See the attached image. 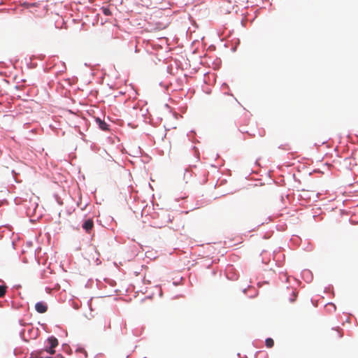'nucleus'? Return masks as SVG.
I'll return each instance as SVG.
<instances>
[{
	"label": "nucleus",
	"instance_id": "1",
	"mask_svg": "<svg viewBox=\"0 0 358 358\" xmlns=\"http://www.w3.org/2000/svg\"><path fill=\"white\" fill-rule=\"evenodd\" d=\"M343 335V333L339 328H331L326 332V338L331 342L338 341L342 338Z\"/></svg>",
	"mask_w": 358,
	"mask_h": 358
},
{
	"label": "nucleus",
	"instance_id": "2",
	"mask_svg": "<svg viewBox=\"0 0 358 358\" xmlns=\"http://www.w3.org/2000/svg\"><path fill=\"white\" fill-rule=\"evenodd\" d=\"M48 342L50 344V348L46 349L45 351L51 355L55 353V350H53L54 348L57 346L58 345V341L55 337H50L48 339Z\"/></svg>",
	"mask_w": 358,
	"mask_h": 358
},
{
	"label": "nucleus",
	"instance_id": "3",
	"mask_svg": "<svg viewBox=\"0 0 358 358\" xmlns=\"http://www.w3.org/2000/svg\"><path fill=\"white\" fill-rule=\"evenodd\" d=\"M35 309L39 313H45L48 310V306L43 302H38L35 305Z\"/></svg>",
	"mask_w": 358,
	"mask_h": 358
},
{
	"label": "nucleus",
	"instance_id": "4",
	"mask_svg": "<svg viewBox=\"0 0 358 358\" xmlns=\"http://www.w3.org/2000/svg\"><path fill=\"white\" fill-rule=\"evenodd\" d=\"M94 227V222L92 219H89L86 220L83 224V228L86 231V232L89 233Z\"/></svg>",
	"mask_w": 358,
	"mask_h": 358
},
{
	"label": "nucleus",
	"instance_id": "5",
	"mask_svg": "<svg viewBox=\"0 0 358 358\" xmlns=\"http://www.w3.org/2000/svg\"><path fill=\"white\" fill-rule=\"evenodd\" d=\"M96 121L99 124V127L103 131L108 130V125L104 121L101 120L99 118H97Z\"/></svg>",
	"mask_w": 358,
	"mask_h": 358
},
{
	"label": "nucleus",
	"instance_id": "6",
	"mask_svg": "<svg viewBox=\"0 0 358 358\" xmlns=\"http://www.w3.org/2000/svg\"><path fill=\"white\" fill-rule=\"evenodd\" d=\"M329 167H330L329 165H328L327 164H325L323 167L324 170L321 171L320 168H317V169H315L314 172L315 173L319 172V173H324L325 172V171H329Z\"/></svg>",
	"mask_w": 358,
	"mask_h": 358
},
{
	"label": "nucleus",
	"instance_id": "7",
	"mask_svg": "<svg viewBox=\"0 0 358 358\" xmlns=\"http://www.w3.org/2000/svg\"><path fill=\"white\" fill-rule=\"evenodd\" d=\"M8 287L5 285H0V298L4 296L7 291Z\"/></svg>",
	"mask_w": 358,
	"mask_h": 358
},
{
	"label": "nucleus",
	"instance_id": "8",
	"mask_svg": "<svg viewBox=\"0 0 358 358\" xmlns=\"http://www.w3.org/2000/svg\"><path fill=\"white\" fill-rule=\"evenodd\" d=\"M265 344L267 348H271L274 345V341L272 338H268L265 341Z\"/></svg>",
	"mask_w": 358,
	"mask_h": 358
},
{
	"label": "nucleus",
	"instance_id": "9",
	"mask_svg": "<svg viewBox=\"0 0 358 358\" xmlns=\"http://www.w3.org/2000/svg\"><path fill=\"white\" fill-rule=\"evenodd\" d=\"M101 9L103 14L106 16H110L112 15V13L108 7H102Z\"/></svg>",
	"mask_w": 358,
	"mask_h": 358
},
{
	"label": "nucleus",
	"instance_id": "10",
	"mask_svg": "<svg viewBox=\"0 0 358 358\" xmlns=\"http://www.w3.org/2000/svg\"><path fill=\"white\" fill-rule=\"evenodd\" d=\"M352 158L355 162V165L358 166V150H355L352 152Z\"/></svg>",
	"mask_w": 358,
	"mask_h": 358
},
{
	"label": "nucleus",
	"instance_id": "11",
	"mask_svg": "<svg viewBox=\"0 0 358 358\" xmlns=\"http://www.w3.org/2000/svg\"><path fill=\"white\" fill-rule=\"evenodd\" d=\"M320 194H321L320 193H317V196H319Z\"/></svg>",
	"mask_w": 358,
	"mask_h": 358
}]
</instances>
